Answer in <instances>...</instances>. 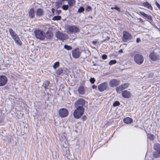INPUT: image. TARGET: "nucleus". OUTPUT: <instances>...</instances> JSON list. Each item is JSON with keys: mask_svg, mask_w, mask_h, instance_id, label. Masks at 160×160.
<instances>
[{"mask_svg": "<svg viewBox=\"0 0 160 160\" xmlns=\"http://www.w3.org/2000/svg\"><path fill=\"white\" fill-rule=\"evenodd\" d=\"M129 86L128 83H124L123 85H121L119 87H117L116 90L118 92H119V91L122 90L128 87Z\"/></svg>", "mask_w": 160, "mask_h": 160, "instance_id": "nucleus-16", "label": "nucleus"}, {"mask_svg": "<svg viewBox=\"0 0 160 160\" xmlns=\"http://www.w3.org/2000/svg\"><path fill=\"white\" fill-rule=\"evenodd\" d=\"M2 122V121L0 119V123L1 122Z\"/></svg>", "mask_w": 160, "mask_h": 160, "instance_id": "nucleus-51", "label": "nucleus"}, {"mask_svg": "<svg viewBox=\"0 0 160 160\" xmlns=\"http://www.w3.org/2000/svg\"><path fill=\"white\" fill-rule=\"evenodd\" d=\"M84 8L83 7H80L78 9V12L80 13L84 11Z\"/></svg>", "mask_w": 160, "mask_h": 160, "instance_id": "nucleus-34", "label": "nucleus"}, {"mask_svg": "<svg viewBox=\"0 0 160 160\" xmlns=\"http://www.w3.org/2000/svg\"><path fill=\"white\" fill-rule=\"evenodd\" d=\"M68 4L70 7H72L75 4V2L74 0H68Z\"/></svg>", "mask_w": 160, "mask_h": 160, "instance_id": "nucleus-27", "label": "nucleus"}, {"mask_svg": "<svg viewBox=\"0 0 160 160\" xmlns=\"http://www.w3.org/2000/svg\"><path fill=\"white\" fill-rule=\"evenodd\" d=\"M86 118H87V117L86 116H83L82 118V119L83 121H84L86 120Z\"/></svg>", "mask_w": 160, "mask_h": 160, "instance_id": "nucleus-42", "label": "nucleus"}, {"mask_svg": "<svg viewBox=\"0 0 160 160\" xmlns=\"http://www.w3.org/2000/svg\"><path fill=\"white\" fill-rule=\"evenodd\" d=\"M123 121L125 123L129 124L132 122V118H130L126 117L123 119Z\"/></svg>", "mask_w": 160, "mask_h": 160, "instance_id": "nucleus-23", "label": "nucleus"}, {"mask_svg": "<svg viewBox=\"0 0 160 160\" xmlns=\"http://www.w3.org/2000/svg\"><path fill=\"white\" fill-rule=\"evenodd\" d=\"M110 38L108 37H107L106 38V39H105V40H108Z\"/></svg>", "mask_w": 160, "mask_h": 160, "instance_id": "nucleus-47", "label": "nucleus"}, {"mask_svg": "<svg viewBox=\"0 0 160 160\" xmlns=\"http://www.w3.org/2000/svg\"><path fill=\"white\" fill-rule=\"evenodd\" d=\"M126 15H127L128 16V15L131 16V15L128 12H126Z\"/></svg>", "mask_w": 160, "mask_h": 160, "instance_id": "nucleus-46", "label": "nucleus"}, {"mask_svg": "<svg viewBox=\"0 0 160 160\" xmlns=\"http://www.w3.org/2000/svg\"><path fill=\"white\" fill-rule=\"evenodd\" d=\"M140 15H142L144 17L147 18L148 20L152 21V16L149 15H148L143 12H140L138 13Z\"/></svg>", "mask_w": 160, "mask_h": 160, "instance_id": "nucleus-18", "label": "nucleus"}, {"mask_svg": "<svg viewBox=\"0 0 160 160\" xmlns=\"http://www.w3.org/2000/svg\"><path fill=\"white\" fill-rule=\"evenodd\" d=\"M85 104V101L82 98H80L77 100L75 103V107L82 108Z\"/></svg>", "mask_w": 160, "mask_h": 160, "instance_id": "nucleus-9", "label": "nucleus"}, {"mask_svg": "<svg viewBox=\"0 0 160 160\" xmlns=\"http://www.w3.org/2000/svg\"><path fill=\"white\" fill-rule=\"evenodd\" d=\"M132 38V36L130 33L126 31H124L123 32L122 40L123 42H127L131 40Z\"/></svg>", "mask_w": 160, "mask_h": 160, "instance_id": "nucleus-6", "label": "nucleus"}, {"mask_svg": "<svg viewBox=\"0 0 160 160\" xmlns=\"http://www.w3.org/2000/svg\"><path fill=\"white\" fill-rule=\"evenodd\" d=\"M68 114V110L65 108H61L59 109L58 112L59 116L62 118L67 117Z\"/></svg>", "mask_w": 160, "mask_h": 160, "instance_id": "nucleus-11", "label": "nucleus"}, {"mask_svg": "<svg viewBox=\"0 0 160 160\" xmlns=\"http://www.w3.org/2000/svg\"><path fill=\"white\" fill-rule=\"evenodd\" d=\"M8 81L7 77L4 75L0 76V86H3L5 85Z\"/></svg>", "mask_w": 160, "mask_h": 160, "instance_id": "nucleus-12", "label": "nucleus"}, {"mask_svg": "<svg viewBox=\"0 0 160 160\" xmlns=\"http://www.w3.org/2000/svg\"><path fill=\"white\" fill-rule=\"evenodd\" d=\"M57 11L58 12V14H59L61 12V10H59V11L58 10Z\"/></svg>", "mask_w": 160, "mask_h": 160, "instance_id": "nucleus-48", "label": "nucleus"}, {"mask_svg": "<svg viewBox=\"0 0 160 160\" xmlns=\"http://www.w3.org/2000/svg\"><path fill=\"white\" fill-rule=\"evenodd\" d=\"M44 13V12L42 9L41 8H38L36 11V15L38 17H40L43 15Z\"/></svg>", "mask_w": 160, "mask_h": 160, "instance_id": "nucleus-19", "label": "nucleus"}, {"mask_svg": "<svg viewBox=\"0 0 160 160\" xmlns=\"http://www.w3.org/2000/svg\"><path fill=\"white\" fill-rule=\"evenodd\" d=\"M78 92L82 95L83 94L85 93V90L84 87L82 86H80L78 89Z\"/></svg>", "mask_w": 160, "mask_h": 160, "instance_id": "nucleus-22", "label": "nucleus"}, {"mask_svg": "<svg viewBox=\"0 0 160 160\" xmlns=\"http://www.w3.org/2000/svg\"><path fill=\"white\" fill-rule=\"evenodd\" d=\"M92 88L93 89H96L97 88V86L95 85H93L92 86Z\"/></svg>", "mask_w": 160, "mask_h": 160, "instance_id": "nucleus-43", "label": "nucleus"}, {"mask_svg": "<svg viewBox=\"0 0 160 160\" xmlns=\"http://www.w3.org/2000/svg\"><path fill=\"white\" fill-rule=\"evenodd\" d=\"M122 96L125 98H129L131 96L130 92L127 90H124L122 92Z\"/></svg>", "mask_w": 160, "mask_h": 160, "instance_id": "nucleus-15", "label": "nucleus"}, {"mask_svg": "<svg viewBox=\"0 0 160 160\" xmlns=\"http://www.w3.org/2000/svg\"><path fill=\"white\" fill-rule=\"evenodd\" d=\"M153 148L155 151L153 154V157L157 158L160 157V144L156 143L153 145Z\"/></svg>", "mask_w": 160, "mask_h": 160, "instance_id": "nucleus-2", "label": "nucleus"}, {"mask_svg": "<svg viewBox=\"0 0 160 160\" xmlns=\"http://www.w3.org/2000/svg\"><path fill=\"white\" fill-rule=\"evenodd\" d=\"M9 31L11 37L16 34L11 28L9 29Z\"/></svg>", "mask_w": 160, "mask_h": 160, "instance_id": "nucleus-28", "label": "nucleus"}, {"mask_svg": "<svg viewBox=\"0 0 160 160\" xmlns=\"http://www.w3.org/2000/svg\"><path fill=\"white\" fill-rule=\"evenodd\" d=\"M61 16H56L53 17L52 18V19L54 21L59 20L61 19Z\"/></svg>", "mask_w": 160, "mask_h": 160, "instance_id": "nucleus-29", "label": "nucleus"}, {"mask_svg": "<svg viewBox=\"0 0 160 160\" xmlns=\"http://www.w3.org/2000/svg\"><path fill=\"white\" fill-rule=\"evenodd\" d=\"M66 153H67V154H69V151H68V150L67 149V151H66Z\"/></svg>", "mask_w": 160, "mask_h": 160, "instance_id": "nucleus-45", "label": "nucleus"}, {"mask_svg": "<svg viewBox=\"0 0 160 160\" xmlns=\"http://www.w3.org/2000/svg\"><path fill=\"white\" fill-rule=\"evenodd\" d=\"M59 62H56L54 63L53 66V68L54 69H56L59 66Z\"/></svg>", "mask_w": 160, "mask_h": 160, "instance_id": "nucleus-30", "label": "nucleus"}, {"mask_svg": "<svg viewBox=\"0 0 160 160\" xmlns=\"http://www.w3.org/2000/svg\"><path fill=\"white\" fill-rule=\"evenodd\" d=\"M56 37L59 39L64 40L68 38V36L66 33H63L60 31H58L55 33Z\"/></svg>", "mask_w": 160, "mask_h": 160, "instance_id": "nucleus-4", "label": "nucleus"}, {"mask_svg": "<svg viewBox=\"0 0 160 160\" xmlns=\"http://www.w3.org/2000/svg\"><path fill=\"white\" fill-rule=\"evenodd\" d=\"M143 6L144 7L151 10L152 9V8L151 5L147 2H143Z\"/></svg>", "mask_w": 160, "mask_h": 160, "instance_id": "nucleus-24", "label": "nucleus"}, {"mask_svg": "<svg viewBox=\"0 0 160 160\" xmlns=\"http://www.w3.org/2000/svg\"><path fill=\"white\" fill-rule=\"evenodd\" d=\"M148 138L151 140H153L154 138V136L153 135L150 134L148 136Z\"/></svg>", "mask_w": 160, "mask_h": 160, "instance_id": "nucleus-37", "label": "nucleus"}, {"mask_svg": "<svg viewBox=\"0 0 160 160\" xmlns=\"http://www.w3.org/2000/svg\"><path fill=\"white\" fill-rule=\"evenodd\" d=\"M120 103L118 101H116L113 103V106L114 107H116L119 105Z\"/></svg>", "mask_w": 160, "mask_h": 160, "instance_id": "nucleus-36", "label": "nucleus"}, {"mask_svg": "<svg viewBox=\"0 0 160 160\" xmlns=\"http://www.w3.org/2000/svg\"><path fill=\"white\" fill-rule=\"evenodd\" d=\"M12 37L17 44L20 45H21V41L17 34H16V35L12 36Z\"/></svg>", "mask_w": 160, "mask_h": 160, "instance_id": "nucleus-17", "label": "nucleus"}, {"mask_svg": "<svg viewBox=\"0 0 160 160\" xmlns=\"http://www.w3.org/2000/svg\"><path fill=\"white\" fill-rule=\"evenodd\" d=\"M86 10L88 11H90L92 10V8L91 7L88 6L87 7Z\"/></svg>", "mask_w": 160, "mask_h": 160, "instance_id": "nucleus-39", "label": "nucleus"}, {"mask_svg": "<svg viewBox=\"0 0 160 160\" xmlns=\"http://www.w3.org/2000/svg\"><path fill=\"white\" fill-rule=\"evenodd\" d=\"M49 83V82L48 81H46L44 82L43 86H44V88L45 89H49L48 86Z\"/></svg>", "mask_w": 160, "mask_h": 160, "instance_id": "nucleus-26", "label": "nucleus"}, {"mask_svg": "<svg viewBox=\"0 0 160 160\" xmlns=\"http://www.w3.org/2000/svg\"><path fill=\"white\" fill-rule=\"evenodd\" d=\"M45 38L46 37L47 39H51L53 36V34L52 32L50 31H48L46 32L45 34Z\"/></svg>", "mask_w": 160, "mask_h": 160, "instance_id": "nucleus-20", "label": "nucleus"}, {"mask_svg": "<svg viewBox=\"0 0 160 160\" xmlns=\"http://www.w3.org/2000/svg\"><path fill=\"white\" fill-rule=\"evenodd\" d=\"M108 83L107 82H104L99 84L98 87V89L100 92H103L108 89Z\"/></svg>", "mask_w": 160, "mask_h": 160, "instance_id": "nucleus-8", "label": "nucleus"}, {"mask_svg": "<svg viewBox=\"0 0 160 160\" xmlns=\"http://www.w3.org/2000/svg\"><path fill=\"white\" fill-rule=\"evenodd\" d=\"M29 16L30 18H33L35 15L34 9V8H31L29 12Z\"/></svg>", "mask_w": 160, "mask_h": 160, "instance_id": "nucleus-21", "label": "nucleus"}, {"mask_svg": "<svg viewBox=\"0 0 160 160\" xmlns=\"http://www.w3.org/2000/svg\"><path fill=\"white\" fill-rule=\"evenodd\" d=\"M134 61L137 64H142L144 59L143 56L140 54H137L134 57Z\"/></svg>", "mask_w": 160, "mask_h": 160, "instance_id": "nucleus-5", "label": "nucleus"}, {"mask_svg": "<svg viewBox=\"0 0 160 160\" xmlns=\"http://www.w3.org/2000/svg\"><path fill=\"white\" fill-rule=\"evenodd\" d=\"M140 41H141V40H140V38H137L136 39V42L137 43H138Z\"/></svg>", "mask_w": 160, "mask_h": 160, "instance_id": "nucleus-44", "label": "nucleus"}, {"mask_svg": "<svg viewBox=\"0 0 160 160\" xmlns=\"http://www.w3.org/2000/svg\"><path fill=\"white\" fill-rule=\"evenodd\" d=\"M119 52H122V50H120L119 51Z\"/></svg>", "mask_w": 160, "mask_h": 160, "instance_id": "nucleus-50", "label": "nucleus"}, {"mask_svg": "<svg viewBox=\"0 0 160 160\" xmlns=\"http://www.w3.org/2000/svg\"><path fill=\"white\" fill-rule=\"evenodd\" d=\"M63 72V70L62 68H59L55 72V73L58 76L62 74Z\"/></svg>", "mask_w": 160, "mask_h": 160, "instance_id": "nucleus-25", "label": "nucleus"}, {"mask_svg": "<svg viewBox=\"0 0 160 160\" xmlns=\"http://www.w3.org/2000/svg\"><path fill=\"white\" fill-rule=\"evenodd\" d=\"M116 63V61L115 60H111L109 62V64L110 65H112Z\"/></svg>", "mask_w": 160, "mask_h": 160, "instance_id": "nucleus-35", "label": "nucleus"}, {"mask_svg": "<svg viewBox=\"0 0 160 160\" xmlns=\"http://www.w3.org/2000/svg\"><path fill=\"white\" fill-rule=\"evenodd\" d=\"M69 6L68 5H64L62 7V8L63 9L65 10H66L68 9Z\"/></svg>", "mask_w": 160, "mask_h": 160, "instance_id": "nucleus-32", "label": "nucleus"}, {"mask_svg": "<svg viewBox=\"0 0 160 160\" xmlns=\"http://www.w3.org/2000/svg\"><path fill=\"white\" fill-rule=\"evenodd\" d=\"M120 83L119 81L116 79H112L109 82V85L111 87H116Z\"/></svg>", "mask_w": 160, "mask_h": 160, "instance_id": "nucleus-14", "label": "nucleus"}, {"mask_svg": "<svg viewBox=\"0 0 160 160\" xmlns=\"http://www.w3.org/2000/svg\"><path fill=\"white\" fill-rule=\"evenodd\" d=\"M155 3L158 8L160 9V5H159V4L157 2H156Z\"/></svg>", "mask_w": 160, "mask_h": 160, "instance_id": "nucleus-41", "label": "nucleus"}, {"mask_svg": "<svg viewBox=\"0 0 160 160\" xmlns=\"http://www.w3.org/2000/svg\"><path fill=\"white\" fill-rule=\"evenodd\" d=\"M102 58L103 59H106L107 58V56L105 54H104L102 55Z\"/></svg>", "mask_w": 160, "mask_h": 160, "instance_id": "nucleus-40", "label": "nucleus"}, {"mask_svg": "<svg viewBox=\"0 0 160 160\" xmlns=\"http://www.w3.org/2000/svg\"><path fill=\"white\" fill-rule=\"evenodd\" d=\"M111 9H116L117 11H118V12H120V10H121L120 8H119L118 7H117L116 6L111 7Z\"/></svg>", "mask_w": 160, "mask_h": 160, "instance_id": "nucleus-33", "label": "nucleus"}, {"mask_svg": "<svg viewBox=\"0 0 160 160\" xmlns=\"http://www.w3.org/2000/svg\"><path fill=\"white\" fill-rule=\"evenodd\" d=\"M35 37L41 40H43L45 38V32L40 30H36L34 31Z\"/></svg>", "mask_w": 160, "mask_h": 160, "instance_id": "nucleus-3", "label": "nucleus"}, {"mask_svg": "<svg viewBox=\"0 0 160 160\" xmlns=\"http://www.w3.org/2000/svg\"><path fill=\"white\" fill-rule=\"evenodd\" d=\"M64 48L68 50H71L72 49L71 47L67 45H64Z\"/></svg>", "mask_w": 160, "mask_h": 160, "instance_id": "nucleus-31", "label": "nucleus"}, {"mask_svg": "<svg viewBox=\"0 0 160 160\" xmlns=\"http://www.w3.org/2000/svg\"><path fill=\"white\" fill-rule=\"evenodd\" d=\"M81 52L78 48H76L72 51V57L75 58H79L81 55Z\"/></svg>", "mask_w": 160, "mask_h": 160, "instance_id": "nucleus-10", "label": "nucleus"}, {"mask_svg": "<svg viewBox=\"0 0 160 160\" xmlns=\"http://www.w3.org/2000/svg\"><path fill=\"white\" fill-rule=\"evenodd\" d=\"M95 81V80L94 78H91L90 79V81L92 83H93Z\"/></svg>", "mask_w": 160, "mask_h": 160, "instance_id": "nucleus-38", "label": "nucleus"}, {"mask_svg": "<svg viewBox=\"0 0 160 160\" xmlns=\"http://www.w3.org/2000/svg\"><path fill=\"white\" fill-rule=\"evenodd\" d=\"M75 108L76 109L74 110L73 113V116L75 118L78 119L84 113V109L83 107Z\"/></svg>", "mask_w": 160, "mask_h": 160, "instance_id": "nucleus-1", "label": "nucleus"}, {"mask_svg": "<svg viewBox=\"0 0 160 160\" xmlns=\"http://www.w3.org/2000/svg\"><path fill=\"white\" fill-rule=\"evenodd\" d=\"M79 31L78 28L75 26H69L67 29V32L69 34L76 33Z\"/></svg>", "mask_w": 160, "mask_h": 160, "instance_id": "nucleus-7", "label": "nucleus"}, {"mask_svg": "<svg viewBox=\"0 0 160 160\" xmlns=\"http://www.w3.org/2000/svg\"><path fill=\"white\" fill-rule=\"evenodd\" d=\"M96 43V42H95V41H92V43L93 44H95Z\"/></svg>", "mask_w": 160, "mask_h": 160, "instance_id": "nucleus-49", "label": "nucleus"}, {"mask_svg": "<svg viewBox=\"0 0 160 160\" xmlns=\"http://www.w3.org/2000/svg\"><path fill=\"white\" fill-rule=\"evenodd\" d=\"M149 57L153 61L159 59V57L158 55L154 52L151 53L149 55Z\"/></svg>", "mask_w": 160, "mask_h": 160, "instance_id": "nucleus-13", "label": "nucleus"}, {"mask_svg": "<svg viewBox=\"0 0 160 160\" xmlns=\"http://www.w3.org/2000/svg\"><path fill=\"white\" fill-rule=\"evenodd\" d=\"M139 19L140 20H142V19L141 18H140Z\"/></svg>", "mask_w": 160, "mask_h": 160, "instance_id": "nucleus-52", "label": "nucleus"}]
</instances>
